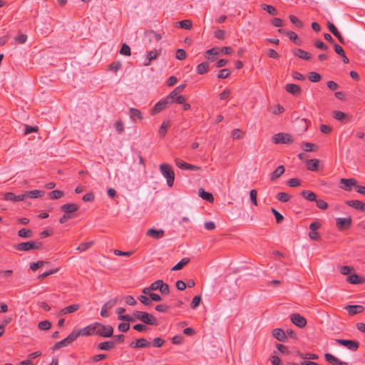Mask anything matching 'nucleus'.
Masks as SVG:
<instances>
[{
	"label": "nucleus",
	"instance_id": "nucleus-1",
	"mask_svg": "<svg viewBox=\"0 0 365 365\" xmlns=\"http://www.w3.org/2000/svg\"><path fill=\"white\" fill-rule=\"evenodd\" d=\"M79 336L98 335L104 338L110 337L113 334V328L110 325H104L99 322L92 323L87 327L78 330Z\"/></svg>",
	"mask_w": 365,
	"mask_h": 365
},
{
	"label": "nucleus",
	"instance_id": "nucleus-2",
	"mask_svg": "<svg viewBox=\"0 0 365 365\" xmlns=\"http://www.w3.org/2000/svg\"><path fill=\"white\" fill-rule=\"evenodd\" d=\"M133 317L135 318V320H140L143 323L148 325H158L156 318L151 314L142 311H135L133 313Z\"/></svg>",
	"mask_w": 365,
	"mask_h": 365
},
{
	"label": "nucleus",
	"instance_id": "nucleus-3",
	"mask_svg": "<svg viewBox=\"0 0 365 365\" xmlns=\"http://www.w3.org/2000/svg\"><path fill=\"white\" fill-rule=\"evenodd\" d=\"M160 171L164 178L167 180L168 185L171 187L173 186L175 180V173L169 164L163 163L160 165Z\"/></svg>",
	"mask_w": 365,
	"mask_h": 365
},
{
	"label": "nucleus",
	"instance_id": "nucleus-4",
	"mask_svg": "<svg viewBox=\"0 0 365 365\" xmlns=\"http://www.w3.org/2000/svg\"><path fill=\"white\" fill-rule=\"evenodd\" d=\"M79 336V334L76 331H73L71 334H68L67 337L63 339V340L56 342L53 347L51 348L52 350H57L61 349L63 346H67L70 344H71Z\"/></svg>",
	"mask_w": 365,
	"mask_h": 365
},
{
	"label": "nucleus",
	"instance_id": "nucleus-5",
	"mask_svg": "<svg viewBox=\"0 0 365 365\" xmlns=\"http://www.w3.org/2000/svg\"><path fill=\"white\" fill-rule=\"evenodd\" d=\"M42 247L43 242L40 241H29L18 244L16 249L19 251H29L30 250H40Z\"/></svg>",
	"mask_w": 365,
	"mask_h": 365
},
{
	"label": "nucleus",
	"instance_id": "nucleus-6",
	"mask_svg": "<svg viewBox=\"0 0 365 365\" xmlns=\"http://www.w3.org/2000/svg\"><path fill=\"white\" fill-rule=\"evenodd\" d=\"M173 102L169 99L168 96L161 99L158 101L155 106L150 110V115H155L168 108L169 105H170Z\"/></svg>",
	"mask_w": 365,
	"mask_h": 365
},
{
	"label": "nucleus",
	"instance_id": "nucleus-7",
	"mask_svg": "<svg viewBox=\"0 0 365 365\" xmlns=\"http://www.w3.org/2000/svg\"><path fill=\"white\" fill-rule=\"evenodd\" d=\"M273 142L275 144H289L293 143L292 136L286 133H279L272 136Z\"/></svg>",
	"mask_w": 365,
	"mask_h": 365
},
{
	"label": "nucleus",
	"instance_id": "nucleus-8",
	"mask_svg": "<svg viewBox=\"0 0 365 365\" xmlns=\"http://www.w3.org/2000/svg\"><path fill=\"white\" fill-rule=\"evenodd\" d=\"M336 225L339 231L347 230L352 225V218L351 217L336 218Z\"/></svg>",
	"mask_w": 365,
	"mask_h": 365
},
{
	"label": "nucleus",
	"instance_id": "nucleus-9",
	"mask_svg": "<svg viewBox=\"0 0 365 365\" xmlns=\"http://www.w3.org/2000/svg\"><path fill=\"white\" fill-rule=\"evenodd\" d=\"M336 343L346 347L348 349L356 351L359 346V343L354 340L336 339Z\"/></svg>",
	"mask_w": 365,
	"mask_h": 365
},
{
	"label": "nucleus",
	"instance_id": "nucleus-10",
	"mask_svg": "<svg viewBox=\"0 0 365 365\" xmlns=\"http://www.w3.org/2000/svg\"><path fill=\"white\" fill-rule=\"evenodd\" d=\"M175 163L177 167L182 170H200L201 168L187 163L180 158H176Z\"/></svg>",
	"mask_w": 365,
	"mask_h": 365
},
{
	"label": "nucleus",
	"instance_id": "nucleus-11",
	"mask_svg": "<svg viewBox=\"0 0 365 365\" xmlns=\"http://www.w3.org/2000/svg\"><path fill=\"white\" fill-rule=\"evenodd\" d=\"M291 320L293 324L299 328H303L307 324L306 319L297 313L291 315Z\"/></svg>",
	"mask_w": 365,
	"mask_h": 365
},
{
	"label": "nucleus",
	"instance_id": "nucleus-12",
	"mask_svg": "<svg viewBox=\"0 0 365 365\" xmlns=\"http://www.w3.org/2000/svg\"><path fill=\"white\" fill-rule=\"evenodd\" d=\"M340 182L343 185L341 187L346 191H351V186H356L357 181L354 178H341Z\"/></svg>",
	"mask_w": 365,
	"mask_h": 365
},
{
	"label": "nucleus",
	"instance_id": "nucleus-13",
	"mask_svg": "<svg viewBox=\"0 0 365 365\" xmlns=\"http://www.w3.org/2000/svg\"><path fill=\"white\" fill-rule=\"evenodd\" d=\"M285 91L295 96H298L302 93V88L300 86L294 83H288L285 86Z\"/></svg>",
	"mask_w": 365,
	"mask_h": 365
},
{
	"label": "nucleus",
	"instance_id": "nucleus-14",
	"mask_svg": "<svg viewBox=\"0 0 365 365\" xmlns=\"http://www.w3.org/2000/svg\"><path fill=\"white\" fill-rule=\"evenodd\" d=\"M79 206L76 203H67L61 206V210L67 215L76 212Z\"/></svg>",
	"mask_w": 365,
	"mask_h": 365
},
{
	"label": "nucleus",
	"instance_id": "nucleus-15",
	"mask_svg": "<svg viewBox=\"0 0 365 365\" xmlns=\"http://www.w3.org/2000/svg\"><path fill=\"white\" fill-rule=\"evenodd\" d=\"M146 235L153 239L158 240L164 237L165 232L163 230H155L154 228H150L146 232Z\"/></svg>",
	"mask_w": 365,
	"mask_h": 365
},
{
	"label": "nucleus",
	"instance_id": "nucleus-16",
	"mask_svg": "<svg viewBox=\"0 0 365 365\" xmlns=\"http://www.w3.org/2000/svg\"><path fill=\"white\" fill-rule=\"evenodd\" d=\"M346 281L351 284H362L365 283V278L357 274H353L346 278Z\"/></svg>",
	"mask_w": 365,
	"mask_h": 365
},
{
	"label": "nucleus",
	"instance_id": "nucleus-17",
	"mask_svg": "<svg viewBox=\"0 0 365 365\" xmlns=\"http://www.w3.org/2000/svg\"><path fill=\"white\" fill-rule=\"evenodd\" d=\"M150 343L145 338L138 339L130 344L131 348H145L149 346Z\"/></svg>",
	"mask_w": 365,
	"mask_h": 365
},
{
	"label": "nucleus",
	"instance_id": "nucleus-18",
	"mask_svg": "<svg viewBox=\"0 0 365 365\" xmlns=\"http://www.w3.org/2000/svg\"><path fill=\"white\" fill-rule=\"evenodd\" d=\"M161 49L157 50L154 49L152 51H149L147 52V59L144 62V66H149L152 61L156 59L158 56L160 54Z\"/></svg>",
	"mask_w": 365,
	"mask_h": 365
},
{
	"label": "nucleus",
	"instance_id": "nucleus-19",
	"mask_svg": "<svg viewBox=\"0 0 365 365\" xmlns=\"http://www.w3.org/2000/svg\"><path fill=\"white\" fill-rule=\"evenodd\" d=\"M346 204L356 210L365 212V203L358 200H347Z\"/></svg>",
	"mask_w": 365,
	"mask_h": 365
},
{
	"label": "nucleus",
	"instance_id": "nucleus-20",
	"mask_svg": "<svg viewBox=\"0 0 365 365\" xmlns=\"http://www.w3.org/2000/svg\"><path fill=\"white\" fill-rule=\"evenodd\" d=\"M25 199V194H21L19 195H15L14 192H6L4 195V200H9L12 202H19L23 201Z\"/></svg>",
	"mask_w": 365,
	"mask_h": 365
},
{
	"label": "nucleus",
	"instance_id": "nucleus-21",
	"mask_svg": "<svg viewBox=\"0 0 365 365\" xmlns=\"http://www.w3.org/2000/svg\"><path fill=\"white\" fill-rule=\"evenodd\" d=\"M115 299H111L104 304L101 311V316L103 317H108L109 316L108 310L110 309L115 304Z\"/></svg>",
	"mask_w": 365,
	"mask_h": 365
},
{
	"label": "nucleus",
	"instance_id": "nucleus-22",
	"mask_svg": "<svg viewBox=\"0 0 365 365\" xmlns=\"http://www.w3.org/2000/svg\"><path fill=\"white\" fill-rule=\"evenodd\" d=\"M345 309L347 310L348 313L350 315H355L359 313H361L364 310V307L362 305H347L345 307Z\"/></svg>",
	"mask_w": 365,
	"mask_h": 365
},
{
	"label": "nucleus",
	"instance_id": "nucleus-23",
	"mask_svg": "<svg viewBox=\"0 0 365 365\" xmlns=\"http://www.w3.org/2000/svg\"><path fill=\"white\" fill-rule=\"evenodd\" d=\"M125 312V309L123 307H119L117 309V313L118 314V319L126 321L128 322H135V318L129 314H123Z\"/></svg>",
	"mask_w": 365,
	"mask_h": 365
},
{
	"label": "nucleus",
	"instance_id": "nucleus-24",
	"mask_svg": "<svg viewBox=\"0 0 365 365\" xmlns=\"http://www.w3.org/2000/svg\"><path fill=\"white\" fill-rule=\"evenodd\" d=\"M272 335L274 338H276L278 341L284 342L287 339V334L282 329H274L272 331Z\"/></svg>",
	"mask_w": 365,
	"mask_h": 365
},
{
	"label": "nucleus",
	"instance_id": "nucleus-25",
	"mask_svg": "<svg viewBox=\"0 0 365 365\" xmlns=\"http://www.w3.org/2000/svg\"><path fill=\"white\" fill-rule=\"evenodd\" d=\"M292 52L294 56H298L299 58H302L303 60L308 61L311 58V54L301 48H295L293 50Z\"/></svg>",
	"mask_w": 365,
	"mask_h": 365
},
{
	"label": "nucleus",
	"instance_id": "nucleus-26",
	"mask_svg": "<svg viewBox=\"0 0 365 365\" xmlns=\"http://www.w3.org/2000/svg\"><path fill=\"white\" fill-rule=\"evenodd\" d=\"M319 160L318 159H310L306 161L307 168L310 171H317L319 170Z\"/></svg>",
	"mask_w": 365,
	"mask_h": 365
},
{
	"label": "nucleus",
	"instance_id": "nucleus-27",
	"mask_svg": "<svg viewBox=\"0 0 365 365\" xmlns=\"http://www.w3.org/2000/svg\"><path fill=\"white\" fill-rule=\"evenodd\" d=\"M185 88V84H182L177 86L168 96L169 99L173 103L174 100L178 95L180 94Z\"/></svg>",
	"mask_w": 365,
	"mask_h": 365
},
{
	"label": "nucleus",
	"instance_id": "nucleus-28",
	"mask_svg": "<svg viewBox=\"0 0 365 365\" xmlns=\"http://www.w3.org/2000/svg\"><path fill=\"white\" fill-rule=\"evenodd\" d=\"M220 53L217 48H212L205 52V57L209 60L214 61L217 59Z\"/></svg>",
	"mask_w": 365,
	"mask_h": 365
},
{
	"label": "nucleus",
	"instance_id": "nucleus-29",
	"mask_svg": "<svg viewBox=\"0 0 365 365\" xmlns=\"http://www.w3.org/2000/svg\"><path fill=\"white\" fill-rule=\"evenodd\" d=\"M210 63L207 61H204L197 66L196 71L200 75L205 74L208 72Z\"/></svg>",
	"mask_w": 365,
	"mask_h": 365
},
{
	"label": "nucleus",
	"instance_id": "nucleus-30",
	"mask_svg": "<svg viewBox=\"0 0 365 365\" xmlns=\"http://www.w3.org/2000/svg\"><path fill=\"white\" fill-rule=\"evenodd\" d=\"M285 171L284 165H279L271 174L270 180L272 181L276 180L279 178Z\"/></svg>",
	"mask_w": 365,
	"mask_h": 365
},
{
	"label": "nucleus",
	"instance_id": "nucleus-31",
	"mask_svg": "<svg viewBox=\"0 0 365 365\" xmlns=\"http://www.w3.org/2000/svg\"><path fill=\"white\" fill-rule=\"evenodd\" d=\"M79 308H80V305L79 304H73L69 305V306L62 309L60 311V314L64 315V314L73 313V312H75L77 310H78Z\"/></svg>",
	"mask_w": 365,
	"mask_h": 365
},
{
	"label": "nucleus",
	"instance_id": "nucleus-32",
	"mask_svg": "<svg viewBox=\"0 0 365 365\" xmlns=\"http://www.w3.org/2000/svg\"><path fill=\"white\" fill-rule=\"evenodd\" d=\"M115 346V341H107L101 342V343L98 344V348L99 349L105 350V351H108L112 349H114Z\"/></svg>",
	"mask_w": 365,
	"mask_h": 365
},
{
	"label": "nucleus",
	"instance_id": "nucleus-33",
	"mask_svg": "<svg viewBox=\"0 0 365 365\" xmlns=\"http://www.w3.org/2000/svg\"><path fill=\"white\" fill-rule=\"evenodd\" d=\"M301 195L309 202H314L317 200V195L310 190H302L301 192Z\"/></svg>",
	"mask_w": 365,
	"mask_h": 365
},
{
	"label": "nucleus",
	"instance_id": "nucleus-34",
	"mask_svg": "<svg viewBox=\"0 0 365 365\" xmlns=\"http://www.w3.org/2000/svg\"><path fill=\"white\" fill-rule=\"evenodd\" d=\"M25 198L26 197H30V198H38L41 197L44 192L43 191L39 190H34L28 192H25Z\"/></svg>",
	"mask_w": 365,
	"mask_h": 365
},
{
	"label": "nucleus",
	"instance_id": "nucleus-35",
	"mask_svg": "<svg viewBox=\"0 0 365 365\" xmlns=\"http://www.w3.org/2000/svg\"><path fill=\"white\" fill-rule=\"evenodd\" d=\"M200 196L209 202H214V197L212 193L205 191L203 189L200 190Z\"/></svg>",
	"mask_w": 365,
	"mask_h": 365
},
{
	"label": "nucleus",
	"instance_id": "nucleus-36",
	"mask_svg": "<svg viewBox=\"0 0 365 365\" xmlns=\"http://www.w3.org/2000/svg\"><path fill=\"white\" fill-rule=\"evenodd\" d=\"M170 126V121H163L158 130L159 135L161 137H164L166 135L168 129L169 128Z\"/></svg>",
	"mask_w": 365,
	"mask_h": 365
},
{
	"label": "nucleus",
	"instance_id": "nucleus-37",
	"mask_svg": "<svg viewBox=\"0 0 365 365\" xmlns=\"http://www.w3.org/2000/svg\"><path fill=\"white\" fill-rule=\"evenodd\" d=\"M18 235L20 237L30 238L33 236V232L31 230L22 228L18 232Z\"/></svg>",
	"mask_w": 365,
	"mask_h": 365
},
{
	"label": "nucleus",
	"instance_id": "nucleus-38",
	"mask_svg": "<svg viewBox=\"0 0 365 365\" xmlns=\"http://www.w3.org/2000/svg\"><path fill=\"white\" fill-rule=\"evenodd\" d=\"M130 118L132 120H135L134 118H137L140 120L143 119V115L140 110L135 108H130Z\"/></svg>",
	"mask_w": 365,
	"mask_h": 365
},
{
	"label": "nucleus",
	"instance_id": "nucleus-39",
	"mask_svg": "<svg viewBox=\"0 0 365 365\" xmlns=\"http://www.w3.org/2000/svg\"><path fill=\"white\" fill-rule=\"evenodd\" d=\"M190 262L189 258H183L179 262H178L173 268L172 271L180 270L183 268L185 265H186Z\"/></svg>",
	"mask_w": 365,
	"mask_h": 365
},
{
	"label": "nucleus",
	"instance_id": "nucleus-40",
	"mask_svg": "<svg viewBox=\"0 0 365 365\" xmlns=\"http://www.w3.org/2000/svg\"><path fill=\"white\" fill-rule=\"evenodd\" d=\"M286 35L289 38V39L293 41L296 45L300 46L301 41L299 39L298 36L294 31H288L286 33Z\"/></svg>",
	"mask_w": 365,
	"mask_h": 365
},
{
	"label": "nucleus",
	"instance_id": "nucleus-41",
	"mask_svg": "<svg viewBox=\"0 0 365 365\" xmlns=\"http://www.w3.org/2000/svg\"><path fill=\"white\" fill-rule=\"evenodd\" d=\"M324 358L327 362L330 363L332 365H336L339 360L338 358H336V356L329 353L325 354Z\"/></svg>",
	"mask_w": 365,
	"mask_h": 365
},
{
	"label": "nucleus",
	"instance_id": "nucleus-42",
	"mask_svg": "<svg viewBox=\"0 0 365 365\" xmlns=\"http://www.w3.org/2000/svg\"><path fill=\"white\" fill-rule=\"evenodd\" d=\"M308 78L310 81L317 83L321 80L322 76L319 73L314 71H312L309 73Z\"/></svg>",
	"mask_w": 365,
	"mask_h": 365
},
{
	"label": "nucleus",
	"instance_id": "nucleus-43",
	"mask_svg": "<svg viewBox=\"0 0 365 365\" xmlns=\"http://www.w3.org/2000/svg\"><path fill=\"white\" fill-rule=\"evenodd\" d=\"M262 9L271 15L276 16L278 12L275 7L271 5L262 4Z\"/></svg>",
	"mask_w": 365,
	"mask_h": 365
},
{
	"label": "nucleus",
	"instance_id": "nucleus-44",
	"mask_svg": "<svg viewBox=\"0 0 365 365\" xmlns=\"http://www.w3.org/2000/svg\"><path fill=\"white\" fill-rule=\"evenodd\" d=\"M64 193L59 190H55L49 192V197L52 200H56L62 197Z\"/></svg>",
	"mask_w": 365,
	"mask_h": 365
},
{
	"label": "nucleus",
	"instance_id": "nucleus-45",
	"mask_svg": "<svg viewBox=\"0 0 365 365\" xmlns=\"http://www.w3.org/2000/svg\"><path fill=\"white\" fill-rule=\"evenodd\" d=\"M276 198L282 202H287L289 200L290 196L289 194L282 192L277 193Z\"/></svg>",
	"mask_w": 365,
	"mask_h": 365
},
{
	"label": "nucleus",
	"instance_id": "nucleus-46",
	"mask_svg": "<svg viewBox=\"0 0 365 365\" xmlns=\"http://www.w3.org/2000/svg\"><path fill=\"white\" fill-rule=\"evenodd\" d=\"M122 64L120 61H113L108 66V70L116 73L121 68Z\"/></svg>",
	"mask_w": 365,
	"mask_h": 365
},
{
	"label": "nucleus",
	"instance_id": "nucleus-47",
	"mask_svg": "<svg viewBox=\"0 0 365 365\" xmlns=\"http://www.w3.org/2000/svg\"><path fill=\"white\" fill-rule=\"evenodd\" d=\"M120 53L123 56H130L131 55L130 46L126 43H123L120 48Z\"/></svg>",
	"mask_w": 365,
	"mask_h": 365
},
{
	"label": "nucleus",
	"instance_id": "nucleus-48",
	"mask_svg": "<svg viewBox=\"0 0 365 365\" xmlns=\"http://www.w3.org/2000/svg\"><path fill=\"white\" fill-rule=\"evenodd\" d=\"M46 263L47 262L43 260L37 261L36 262H32L30 264V269L33 271H36L38 268L41 267Z\"/></svg>",
	"mask_w": 365,
	"mask_h": 365
},
{
	"label": "nucleus",
	"instance_id": "nucleus-49",
	"mask_svg": "<svg viewBox=\"0 0 365 365\" xmlns=\"http://www.w3.org/2000/svg\"><path fill=\"white\" fill-rule=\"evenodd\" d=\"M231 74V71L228 68H223V69H221L220 71H219V73L217 75V78H222V79H224V78H227L230 76V75Z\"/></svg>",
	"mask_w": 365,
	"mask_h": 365
},
{
	"label": "nucleus",
	"instance_id": "nucleus-50",
	"mask_svg": "<svg viewBox=\"0 0 365 365\" xmlns=\"http://www.w3.org/2000/svg\"><path fill=\"white\" fill-rule=\"evenodd\" d=\"M51 327V323L48 320L41 321L38 323V327L41 330H48Z\"/></svg>",
	"mask_w": 365,
	"mask_h": 365
},
{
	"label": "nucleus",
	"instance_id": "nucleus-51",
	"mask_svg": "<svg viewBox=\"0 0 365 365\" xmlns=\"http://www.w3.org/2000/svg\"><path fill=\"white\" fill-rule=\"evenodd\" d=\"M93 244V242H92V241L81 243L78 246L77 250H79L80 252H85L86 250L89 249Z\"/></svg>",
	"mask_w": 365,
	"mask_h": 365
},
{
	"label": "nucleus",
	"instance_id": "nucleus-52",
	"mask_svg": "<svg viewBox=\"0 0 365 365\" xmlns=\"http://www.w3.org/2000/svg\"><path fill=\"white\" fill-rule=\"evenodd\" d=\"M175 57L178 60H184L187 57L186 51L182 48H178L175 53Z\"/></svg>",
	"mask_w": 365,
	"mask_h": 365
},
{
	"label": "nucleus",
	"instance_id": "nucleus-53",
	"mask_svg": "<svg viewBox=\"0 0 365 365\" xmlns=\"http://www.w3.org/2000/svg\"><path fill=\"white\" fill-rule=\"evenodd\" d=\"M289 19H290V21L296 25L298 28H302L304 24L303 23L295 16L294 15H290L289 16Z\"/></svg>",
	"mask_w": 365,
	"mask_h": 365
},
{
	"label": "nucleus",
	"instance_id": "nucleus-54",
	"mask_svg": "<svg viewBox=\"0 0 365 365\" xmlns=\"http://www.w3.org/2000/svg\"><path fill=\"white\" fill-rule=\"evenodd\" d=\"M201 302V297L200 295H196L193 297L191 304L190 307L192 309H195L200 303Z\"/></svg>",
	"mask_w": 365,
	"mask_h": 365
},
{
	"label": "nucleus",
	"instance_id": "nucleus-55",
	"mask_svg": "<svg viewBox=\"0 0 365 365\" xmlns=\"http://www.w3.org/2000/svg\"><path fill=\"white\" fill-rule=\"evenodd\" d=\"M250 200L252 203L254 205H257V191L255 189L251 190L250 192Z\"/></svg>",
	"mask_w": 365,
	"mask_h": 365
},
{
	"label": "nucleus",
	"instance_id": "nucleus-56",
	"mask_svg": "<svg viewBox=\"0 0 365 365\" xmlns=\"http://www.w3.org/2000/svg\"><path fill=\"white\" fill-rule=\"evenodd\" d=\"M181 28L185 29H190L192 27V21L190 20H182L179 22Z\"/></svg>",
	"mask_w": 365,
	"mask_h": 365
},
{
	"label": "nucleus",
	"instance_id": "nucleus-57",
	"mask_svg": "<svg viewBox=\"0 0 365 365\" xmlns=\"http://www.w3.org/2000/svg\"><path fill=\"white\" fill-rule=\"evenodd\" d=\"M159 290L163 294H168L170 292L168 284L164 283L163 281L160 282V287Z\"/></svg>",
	"mask_w": 365,
	"mask_h": 365
},
{
	"label": "nucleus",
	"instance_id": "nucleus-58",
	"mask_svg": "<svg viewBox=\"0 0 365 365\" xmlns=\"http://www.w3.org/2000/svg\"><path fill=\"white\" fill-rule=\"evenodd\" d=\"M314 146L317 147L314 144L312 143H304L302 145V148L307 152H311L315 150L314 149H313V147Z\"/></svg>",
	"mask_w": 365,
	"mask_h": 365
},
{
	"label": "nucleus",
	"instance_id": "nucleus-59",
	"mask_svg": "<svg viewBox=\"0 0 365 365\" xmlns=\"http://www.w3.org/2000/svg\"><path fill=\"white\" fill-rule=\"evenodd\" d=\"M272 212L276 218L277 223H280L284 220V217L274 208L271 209Z\"/></svg>",
	"mask_w": 365,
	"mask_h": 365
},
{
	"label": "nucleus",
	"instance_id": "nucleus-60",
	"mask_svg": "<svg viewBox=\"0 0 365 365\" xmlns=\"http://www.w3.org/2000/svg\"><path fill=\"white\" fill-rule=\"evenodd\" d=\"M138 300L145 306H150L152 304L150 299L145 295H140L138 297Z\"/></svg>",
	"mask_w": 365,
	"mask_h": 365
},
{
	"label": "nucleus",
	"instance_id": "nucleus-61",
	"mask_svg": "<svg viewBox=\"0 0 365 365\" xmlns=\"http://www.w3.org/2000/svg\"><path fill=\"white\" fill-rule=\"evenodd\" d=\"M114 127L116 130V131L118 133H121L123 132L124 130V125L123 123V122L119 120H117L115 124H114Z\"/></svg>",
	"mask_w": 365,
	"mask_h": 365
},
{
	"label": "nucleus",
	"instance_id": "nucleus-62",
	"mask_svg": "<svg viewBox=\"0 0 365 365\" xmlns=\"http://www.w3.org/2000/svg\"><path fill=\"white\" fill-rule=\"evenodd\" d=\"M26 40H27V36L26 34H21L15 37L16 42L19 44H23V43H26Z\"/></svg>",
	"mask_w": 365,
	"mask_h": 365
},
{
	"label": "nucleus",
	"instance_id": "nucleus-63",
	"mask_svg": "<svg viewBox=\"0 0 365 365\" xmlns=\"http://www.w3.org/2000/svg\"><path fill=\"white\" fill-rule=\"evenodd\" d=\"M170 309V307L165 304H161L155 306V309L159 312H166Z\"/></svg>",
	"mask_w": 365,
	"mask_h": 365
},
{
	"label": "nucleus",
	"instance_id": "nucleus-64",
	"mask_svg": "<svg viewBox=\"0 0 365 365\" xmlns=\"http://www.w3.org/2000/svg\"><path fill=\"white\" fill-rule=\"evenodd\" d=\"M289 187H295L300 185V180L298 178H291L287 181Z\"/></svg>",
	"mask_w": 365,
	"mask_h": 365
}]
</instances>
